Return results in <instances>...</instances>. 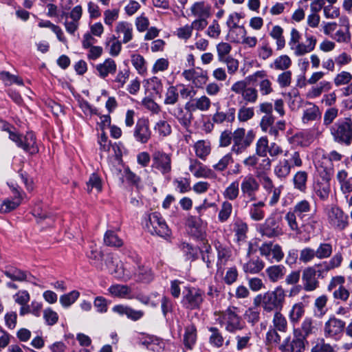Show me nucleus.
I'll use <instances>...</instances> for the list:
<instances>
[{"label":"nucleus","instance_id":"obj_45","mask_svg":"<svg viewBox=\"0 0 352 352\" xmlns=\"http://www.w3.org/2000/svg\"><path fill=\"white\" fill-rule=\"evenodd\" d=\"M104 243L107 246L120 248L123 245V241L113 230H107L104 235Z\"/></svg>","mask_w":352,"mask_h":352},{"label":"nucleus","instance_id":"obj_56","mask_svg":"<svg viewBox=\"0 0 352 352\" xmlns=\"http://www.w3.org/2000/svg\"><path fill=\"white\" fill-rule=\"evenodd\" d=\"M273 324L276 330L282 332L286 331L287 328V320L280 311H276L274 314Z\"/></svg>","mask_w":352,"mask_h":352},{"label":"nucleus","instance_id":"obj_34","mask_svg":"<svg viewBox=\"0 0 352 352\" xmlns=\"http://www.w3.org/2000/svg\"><path fill=\"white\" fill-rule=\"evenodd\" d=\"M248 227L246 223L241 219H237L233 224V231L234 232L235 240L237 243L243 242L247 237Z\"/></svg>","mask_w":352,"mask_h":352},{"label":"nucleus","instance_id":"obj_32","mask_svg":"<svg viewBox=\"0 0 352 352\" xmlns=\"http://www.w3.org/2000/svg\"><path fill=\"white\" fill-rule=\"evenodd\" d=\"M178 120V122L185 128H188L191 124L192 114L189 111H185L182 107L177 106L171 113Z\"/></svg>","mask_w":352,"mask_h":352},{"label":"nucleus","instance_id":"obj_29","mask_svg":"<svg viewBox=\"0 0 352 352\" xmlns=\"http://www.w3.org/2000/svg\"><path fill=\"white\" fill-rule=\"evenodd\" d=\"M115 31L118 34V37L120 36V34L123 35L122 41L123 43H127L133 38L132 25L126 21L118 22L116 26Z\"/></svg>","mask_w":352,"mask_h":352},{"label":"nucleus","instance_id":"obj_4","mask_svg":"<svg viewBox=\"0 0 352 352\" xmlns=\"http://www.w3.org/2000/svg\"><path fill=\"white\" fill-rule=\"evenodd\" d=\"M258 232L268 238H275L283 234L281 219L276 214H271L265 221L258 227Z\"/></svg>","mask_w":352,"mask_h":352},{"label":"nucleus","instance_id":"obj_9","mask_svg":"<svg viewBox=\"0 0 352 352\" xmlns=\"http://www.w3.org/2000/svg\"><path fill=\"white\" fill-rule=\"evenodd\" d=\"M204 293L199 289L188 288L184 292L182 303L184 306L190 309H198L204 301Z\"/></svg>","mask_w":352,"mask_h":352},{"label":"nucleus","instance_id":"obj_60","mask_svg":"<svg viewBox=\"0 0 352 352\" xmlns=\"http://www.w3.org/2000/svg\"><path fill=\"white\" fill-rule=\"evenodd\" d=\"M305 312L304 305L302 302L296 303L289 312V318L292 322L296 323L303 316Z\"/></svg>","mask_w":352,"mask_h":352},{"label":"nucleus","instance_id":"obj_63","mask_svg":"<svg viewBox=\"0 0 352 352\" xmlns=\"http://www.w3.org/2000/svg\"><path fill=\"white\" fill-rule=\"evenodd\" d=\"M239 194V183L236 181L232 182L225 190L223 196L229 200H234Z\"/></svg>","mask_w":352,"mask_h":352},{"label":"nucleus","instance_id":"obj_58","mask_svg":"<svg viewBox=\"0 0 352 352\" xmlns=\"http://www.w3.org/2000/svg\"><path fill=\"white\" fill-rule=\"evenodd\" d=\"M154 130L162 137L168 136L172 132L171 126L168 122L162 120L156 122Z\"/></svg>","mask_w":352,"mask_h":352},{"label":"nucleus","instance_id":"obj_27","mask_svg":"<svg viewBox=\"0 0 352 352\" xmlns=\"http://www.w3.org/2000/svg\"><path fill=\"white\" fill-rule=\"evenodd\" d=\"M265 273L269 280L275 283L283 278L286 268L283 265H274L267 267Z\"/></svg>","mask_w":352,"mask_h":352},{"label":"nucleus","instance_id":"obj_57","mask_svg":"<svg viewBox=\"0 0 352 352\" xmlns=\"http://www.w3.org/2000/svg\"><path fill=\"white\" fill-rule=\"evenodd\" d=\"M80 293L74 290L68 294H64L60 297V303L64 307H70L78 298Z\"/></svg>","mask_w":352,"mask_h":352},{"label":"nucleus","instance_id":"obj_48","mask_svg":"<svg viewBox=\"0 0 352 352\" xmlns=\"http://www.w3.org/2000/svg\"><path fill=\"white\" fill-rule=\"evenodd\" d=\"M344 30H338L332 36L338 43H349L351 41V33L349 32V23L347 19L345 20Z\"/></svg>","mask_w":352,"mask_h":352},{"label":"nucleus","instance_id":"obj_38","mask_svg":"<svg viewBox=\"0 0 352 352\" xmlns=\"http://www.w3.org/2000/svg\"><path fill=\"white\" fill-rule=\"evenodd\" d=\"M197 340V329L194 324H190L185 328L183 342L184 346L191 349Z\"/></svg>","mask_w":352,"mask_h":352},{"label":"nucleus","instance_id":"obj_53","mask_svg":"<svg viewBox=\"0 0 352 352\" xmlns=\"http://www.w3.org/2000/svg\"><path fill=\"white\" fill-rule=\"evenodd\" d=\"M332 245L328 243H322L315 250L316 257L318 259L329 258L332 254Z\"/></svg>","mask_w":352,"mask_h":352},{"label":"nucleus","instance_id":"obj_52","mask_svg":"<svg viewBox=\"0 0 352 352\" xmlns=\"http://www.w3.org/2000/svg\"><path fill=\"white\" fill-rule=\"evenodd\" d=\"M258 56L260 59L265 60L273 55V50L268 41L262 42L257 48Z\"/></svg>","mask_w":352,"mask_h":352},{"label":"nucleus","instance_id":"obj_30","mask_svg":"<svg viewBox=\"0 0 352 352\" xmlns=\"http://www.w3.org/2000/svg\"><path fill=\"white\" fill-rule=\"evenodd\" d=\"M6 277L14 281H30L31 275L25 271L15 267H8L3 271Z\"/></svg>","mask_w":352,"mask_h":352},{"label":"nucleus","instance_id":"obj_50","mask_svg":"<svg viewBox=\"0 0 352 352\" xmlns=\"http://www.w3.org/2000/svg\"><path fill=\"white\" fill-rule=\"evenodd\" d=\"M87 256L91 265L100 270H104V265L102 263L103 254L101 251L97 249L92 250L88 254Z\"/></svg>","mask_w":352,"mask_h":352},{"label":"nucleus","instance_id":"obj_55","mask_svg":"<svg viewBox=\"0 0 352 352\" xmlns=\"http://www.w3.org/2000/svg\"><path fill=\"white\" fill-rule=\"evenodd\" d=\"M243 100L245 103L254 104L256 102L258 94L256 88L252 87H247L241 95Z\"/></svg>","mask_w":352,"mask_h":352},{"label":"nucleus","instance_id":"obj_23","mask_svg":"<svg viewBox=\"0 0 352 352\" xmlns=\"http://www.w3.org/2000/svg\"><path fill=\"white\" fill-rule=\"evenodd\" d=\"M190 10L192 15L197 18L208 19L211 15V6L204 1L195 2Z\"/></svg>","mask_w":352,"mask_h":352},{"label":"nucleus","instance_id":"obj_59","mask_svg":"<svg viewBox=\"0 0 352 352\" xmlns=\"http://www.w3.org/2000/svg\"><path fill=\"white\" fill-rule=\"evenodd\" d=\"M269 146L270 145L267 137L260 138L256 144V154L260 157H266Z\"/></svg>","mask_w":352,"mask_h":352},{"label":"nucleus","instance_id":"obj_42","mask_svg":"<svg viewBox=\"0 0 352 352\" xmlns=\"http://www.w3.org/2000/svg\"><path fill=\"white\" fill-rule=\"evenodd\" d=\"M283 159L289 163L291 168H300L302 166V160L298 151H285Z\"/></svg>","mask_w":352,"mask_h":352},{"label":"nucleus","instance_id":"obj_20","mask_svg":"<svg viewBox=\"0 0 352 352\" xmlns=\"http://www.w3.org/2000/svg\"><path fill=\"white\" fill-rule=\"evenodd\" d=\"M321 117L322 113L316 104L311 102H305V107L302 116V122L304 124L320 120Z\"/></svg>","mask_w":352,"mask_h":352},{"label":"nucleus","instance_id":"obj_10","mask_svg":"<svg viewBox=\"0 0 352 352\" xmlns=\"http://www.w3.org/2000/svg\"><path fill=\"white\" fill-rule=\"evenodd\" d=\"M260 187L259 183L252 175L244 177L241 183L242 196L248 199V201L256 200V193Z\"/></svg>","mask_w":352,"mask_h":352},{"label":"nucleus","instance_id":"obj_54","mask_svg":"<svg viewBox=\"0 0 352 352\" xmlns=\"http://www.w3.org/2000/svg\"><path fill=\"white\" fill-rule=\"evenodd\" d=\"M216 48L219 62L224 60L228 57H230L229 54L232 50V46L230 43L221 42L217 45Z\"/></svg>","mask_w":352,"mask_h":352},{"label":"nucleus","instance_id":"obj_49","mask_svg":"<svg viewBox=\"0 0 352 352\" xmlns=\"http://www.w3.org/2000/svg\"><path fill=\"white\" fill-rule=\"evenodd\" d=\"M306 338L298 334V330H294V338L291 342L292 352H302L305 349Z\"/></svg>","mask_w":352,"mask_h":352},{"label":"nucleus","instance_id":"obj_64","mask_svg":"<svg viewBox=\"0 0 352 352\" xmlns=\"http://www.w3.org/2000/svg\"><path fill=\"white\" fill-rule=\"evenodd\" d=\"M310 352H335V350L330 344L326 343L324 339H321L316 342Z\"/></svg>","mask_w":352,"mask_h":352},{"label":"nucleus","instance_id":"obj_1","mask_svg":"<svg viewBox=\"0 0 352 352\" xmlns=\"http://www.w3.org/2000/svg\"><path fill=\"white\" fill-rule=\"evenodd\" d=\"M286 294L281 286L276 287L273 291L257 295L254 298L255 306H261L264 311L272 312L280 309L285 301Z\"/></svg>","mask_w":352,"mask_h":352},{"label":"nucleus","instance_id":"obj_25","mask_svg":"<svg viewBox=\"0 0 352 352\" xmlns=\"http://www.w3.org/2000/svg\"><path fill=\"white\" fill-rule=\"evenodd\" d=\"M108 292L113 297L126 299L133 298L131 288L126 285H112L109 287Z\"/></svg>","mask_w":352,"mask_h":352},{"label":"nucleus","instance_id":"obj_44","mask_svg":"<svg viewBox=\"0 0 352 352\" xmlns=\"http://www.w3.org/2000/svg\"><path fill=\"white\" fill-rule=\"evenodd\" d=\"M292 168L289 163L283 158L280 159L278 164L274 166V174L280 179L286 178L291 173Z\"/></svg>","mask_w":352,"mask_h":352},{"label":"nucleus","instance_id":"obj_51","mask_svg":"<svg viewBox=\"0 0 352 352\" xmlns=\"http://www.w3.org/2000/svg\"><path fill=\"white\" fill-rule=\"evenodd\" d=\"M209 331L211 332L209 338L210 344L217 348L222 346L224 339L219 330L217 327H212L209 328Z\"/></svg>","mask_w":352,"mask_h":352},{"label":"nucleus","instance_id":"obj_31","mask_svg":"<svg viewBox=\"0 0 352 352\" xmlns=\"http://www.w3.org/2000/svg\"><path fill=\"white\" fill-rule=\"evenodd\" d=\"M140 260L138 258L133 261V263L129 262L123 263L122 265V271L118 272V276L120 277V280L124 281H128L131 279H133L135 274H136L137 263H139Z\"/></svg>","mask_w":352,"mask_h":352},{"label":"nucleus","instance_id":"obj_18","mask_svg":"<svg viewBox=\"0 0 352 352\" xmlns=\"http://www.w3.org/2000/svg\"><path fill=\"white\" fill-rule=\"evenodd\" d=\"M96 74L104 79L109 75L114 74L117 69V65L112 58H107L102 63L97 64L95 67Z\"/></svg>","mask_w":352,"mask_h":352},{"label":"nucleus","instance_id":"obj_12","mask_svg":"<svg viewBox=\"0 0 352 352\" xmlns=\"http://www.w3.org/2000/svg\"><path fill=\"white\" fill-rule=\"evenodd\" d=\"M331 133L336 141L349 144L352 138V124L350 121L336 123L331 129Z\"/></svg>","mask_w":352,"mask_h":352},{"label":"nucleus","instance_id":"obj_46","mask_svg":"<svg viewBox=\"0 0 352 352\" xmlns=\"http://www.w3.org/2000/svg\"><path fill=\"white\" fill-rule=\"evenodd\" d=\"M246 34L245 28L243 25H239L230 29L228 36L232 42L241 43Z\"/></svg>","mask_w":352,"mask_h":352},{"label":"nucleus","instance_id":"obj_14","mask_svg":"<svg viewBox=\"0 0 352 352\" xmlns=\"http://www.w3.org/2000/svg\"><path fill=\"white\" fill-rule=\"evenodd\" d=\"M345 326V322L340 319L335 317H331L324 324V336L337 339L342 333Z\"/></svg>","mask_w":352,"mask_h":352},{"label":"nucleus","instance_id":"obj_19","mask_svg":"<svg viewBox=\"0 0 352 352\" xmlns=\"http://www.w3.org/2000/svg\"><path fill=\"white\" fill-rule=\"evenodd\" d=\"M151 135L148 121L144 119L139 120L134 130L135 140L141 143H146L151 138Z\"/></svg>","mask_w":352,"mask_h":352},{"label":"nucleus","instance_id":"obj_26","mask_svg":"<svg viewBox=\"0 0 352 352\" xmlns=\"http://www.w3.org/2000/svg\"><path fill=\"white\" fill-rule=\"evenodd\" d=\"M13 192L14 193V200L8 199L4 201L0 200V212H9L20 205L22 200V196L20 192L15 188H13Z\"/></svg>","mask_w":352,"mask_h":352},{"label":"nucleus","instance_id":"obj_47","mask_svg":"<svg viewBox=\"0 0 352 352\" xmlns=\"http://www.w3.org/2000/svg\"><path fill=\"white\" fill-rule=\"evenodd\" d=\"M307 173L305 171H298L294 175L293 182L294 188L301 192H305L307 188Z\"/></svg>","mask_w":352,"mask_h":352},{"label":"nucleus","instance_id":"obj_6","mask_svg":"<svg viewBox=\"0 0 352 352\" xmlns=\"http://www.w3.org/2000/svg\"><path fill=\"white\" fill-rule=\"evenodd\" d=\"M9 138L14 142L16 145L31 154L36 153L38 148L36 144V138L32 132H28L24 137L18 133L8 131Z\"/></svg>","mask_w":352,"mask_h":352},{"label":"nucleus","instance_id":"obj_2","mask_svg":"<svg viewBox=\"0 0 352 352\" xmlns=\"http://www.w3.org/2000/svg\"><path fill=\"white\" fill-rule=\"evenodd\" d=\"M238 309L235 307H228L217 319L221 326H224L227 331L235 333L244 327V323L237 314Z\"/></svg>","mask_w":352,"mask_h":352},{"label":"nucleus","instance_id":"obj_7","mask_svg":"<svg viewBox=\"0 0 352 352\" xmlns=\"http://www.w3.org/2000/svg\"><path fill=\"white\" fill-rule=\"evenodd\" d=\"M258 250L260 254L271 263L281 261L285 255L281 246L272 242L263 243Z\"/></svg>","mask_w":352,"mask_h":352},{"label":"nucleus","instance_id":"obj_21","mask_svg":"<svg viewBox=\"0 0 352 352\" xmlns=\"http://www.w3.org/2000/svg\"><path fill=\"white\" fill-rule=\"evenodd\" d=\"M302 280L304 289L311 292L318 287V281L316 278V270L313 267L305 268L302 272Z\"/></svg>","mask_w":352,"mask_h":352},{"label":"nucleus","instance_id":"obj_35","mask_svg":"<svg viewBox=\"0 0 352 352\" xmlns=\"http://www.w3.org/2000/svg\"><path fill=\"white\" fill-rule=\"evenodd\" d=\"M214 247L217 252V263L218 266H222L226 264L231 256V251L226 245L222 244L219 241L214 243Z\"/></svg>","mask_w":352,"mask_h":352},{"label":"nucleus","instance_id":"obj_39","mask_svg":"<svg viewBox=\"0 0 352 352\" xmlns=\"http://www.w3.org/2000/svg\"><path fill=\"white\" fill-rule=\"evenodd\" d=\"M265 203L262 201L251 204L249 207V215L250 218L256 221H261L265 217V212L263 208Z\"/></svg>","mask_w":352,"mask_h":352},{"label":"nucleus","instance_id":"obj_28","mask_svg":"<svg viewBox=\"0 0 352 352\" xmlns=\"http://www.w3.org/2000/svg\"><path fill=\"white\" fill-rule=\"evenodd\" d=\"M136 274H135L133 279L138 282L149 283L153 278V274L151 268L142 264L140 261L137 263Z\"/></svg>","mask_w":352,"mask_h":352},{"label":"nucleus","instance_id":"obj_43","mask_svg":"<svg viewBox=\"0 0 352 352\" xmlns=\"http://www.w3.org/2000/svg\"><path fill=\"white\" fill-rule=\"evenodd\" d=\"M292 65V60L287 55H280L276 58L270 67L276 70L285 71Z\"/></svg>","mask_w":352,"mask_h":352},{"label":"nucleus","instance_id":"obj_61","mask_svg":"<svg viewBox=\"0 0 352 352\" xmlns=\"http://www.w3.org/2000/svg\"><path fill=\"white\" fill-rule=\"evenodd\" d=\"M131 63L140 74H144L146 72V61L142 56L133 54Z\"/></svg>","mask_w":352,"mask_h":352},{"label":"nucleus","instance_id":"obj_11","mask_svg":"<svg viewBox=\"0 0 352 352\" xmlns=\"http://www.w3.org/2000/svg\"><path fill=\"white\" fill-rule=\"evenodd\" d=\"M152 168L163 175L169 173L171 171V155L163 151H155L152 154Z\"/></svg>","mask_w":352,"mask_h":352},{"label":"nucleus","instance_id":"obj_8","mask_svg":"<svg viewBox=\"0 0 352 352\" xmlns=\"http://www.w3.org/2000/svg\"><path fill=\"white\" fill-rule=\"evenodd\" d=\"M328 222L333 228L342 230L348 225V217L336 206H331L327 211Z\"/></svg>","mask_w":352,"mask_h":352},{"label":"nucleus","instance_id":"obj_17","mask_svg":"<svg viewBox=\"0 0 352 352\" xmlns=\"http://www.w3.org/2000/svg\"><path fill=\"white\" fill-rule=\"evenodd\" d=\"M305 38V43L299 42L291 49L297 56H303L312 52L316 47L317 40L315 36L306 33Z\"/></svg>","mask_w":352,"mask_h":352},{"label":"nucleus","instance_id":"obj_3","mask_svg":"<svg viewBox=\"0 0 352 352\" xmlns=\"http://www.w3.org/2000/svg\"><path fill=\"white\" fill-rule=\"evenodd\" d=\"M255 135L253 131L250 130L247 133L243 128H237L232 133L233 144L231 151L240 155L243 153L252 143Z\"/></svg>","mask_w":352,"mask_h":352},{"label":"nucleus","instance_id":"obj_5","mask_svg":"<svg viewBox=\"0 0 352 352\" xmlns=\"http://www.w3.org/2000/svg\"><path fill=\"white\" fill-rule=\"evenodd\" d=\"M146 226L152 234H156L163 238H167L171 234L166 223L157 212H153L148 215Z\"/></svg>","mask_w":352,"mask_h":352},{"label":"nucleus","instance_id":"obj_16","mask_svg":"<svg viewBox=\"0 0 352 352\" xmlns=\"http://www.w3.org/2000/svg\"><path fill=\"white\" fill-rule=\"evenodd\" d=\"M183 77L188 81H192L197 88H202L206 84L208 77L206 73L197 72L194 69H186L182 72Z\"/></svg>","mask_w":352,"mask_h":352},{"label":"nucleus","instance_id":"obj_33","mask_svg":"<svg viewBox=\"0 0 352 352\" xmlns=\"http://www.w3.org/2000/svg\"><path fill=\"white\" fill-rule=\"evenodd\" d=\"M210 106L211 101L210 98L204 95L195 98L194 102L191 104L186 103L185 107L188 110L195 111L198 109L201 111H206L210 108Z\"/></svg>","mask_w":352,"mask_h":352},{"label":"nucleus","instance_id":"obj_22","mask_svg":"<svg viewBox=\"0 0 352 352\" xmlns=\"http://www.w3.org/2000/svg\"><path fill=\"white\" fill-rule=\"evenodd\" d=\"M112 311L120 316L125 315L129 319L133 321H137L141 319L144 315L143 311L135 310L131 307L124 305H115L112 308Z\"/></svg>","mask_w":352,"mask_h":352},{"label":"nucleus","instance_id":"obj_62","mask_svg":"<svg viewBox=\"0 0 352 352\" xmlns=\"http://www.w3.org/2000/svg\"><path fill=\"white\" fill-rule=\"evenodd\" d=\"M254 116V107L242 106L239 108L237 113L238 120L240 122H247L252 119Z\"/></svg>","mask_w":352,"mask_h":352},{"label":"nucleus","instance_id":"obj_36","mask_svg":"<svg viewBox=\"0 0 352 352\" xmlns=\"http://www.w3.org/2000/svg\"><path fill=\"white\" fill-rule=\"evenodd\" d=\"M122 265H123V263L121 261L111 255H108L105 260V265L109 272L120 280V277L118 276V272L122 271Z\"/></svg>","mask_w":352,"mask_h":352},{"label":"nucleus","instance_id":"obj_41","mask_svg":"<svg viewBox=\"0 0 352 352\" xmlns=\"http://www.w3.org/2000/svg\"><path fill=\"white\" fill-rule=\"evenodd\" d=\"M331 88V83L328 81H322L317 86L312 87L307 93L306 97L309 99H314L319 97L323 91H327Z\"/></svg>","mask_w":352,"mask_h":352},{"label":"nucleus","instance_id":"obj_15","mask_svg":"<svg viewBox=\"0 0 352 352\" xmlns=\"http://www.w3.org/2000/svg\"><path fill=\"white\" fill-rule=\"evenodd\" d=\"M189 170L197 178H213L214 173L196 159H190Z\"/></svg>","mask_w":352,"mask_h":352},{"label":"nucleus","instance_id":"obj_24","mask_svg":"<svg viewBox=\"0 0 352 352\" xmlns=\"http://www.w3.org/2000/svg\"><path fill=\"white\" fill-rule=\"evenodd\" d=\"M265 267L264 261L258 256L250 258L243 265V270L245 274H256Z\"/></svg>","mask_w":352,"mask_h":352},{"label":"nucleus","instance_id":"obj_13","mask_svg":"<svg viewBox=\"0 0 352 352\" xmlns=\"http://www.w3.org/2000/svg\"><path fill=\"white\" fill-rule=\"evenodd\" d=\"M267 73L263 70H260L254 72V74L248 76L246 78L249 82H255L258 79H261V82L258 84L259 91L262 96H267L272 94L274 90L272 88V82L266 78Z\"/></svg>","mask_w":352,"mask_h":352},{"label":"nucleus","instance_id":"obj_37","mask_svg":"<svg viewBox=\"0 0 352 352\" xmlns=\"http://www.w3.org/2000/svg\"><path fill=\"white\" fill-rule=\"evenodd\" d=\"M236 109L229 108L227 112L217 111L212 116V120L216 124H222L223 122H233L235 120Z\"/></svg>","mask_w":352,"mask_h":352},{"label":"nucleus","instance_id":"obj_40","mask_svg":"<svg viewBox=\"0 0 352 352\" xmlns=\"http://www.w3.org/2000/svg\"><path fill=\"white\" fill-rule=\"evenodd\" d=\"M196 155L201 160H205L211 151L210 143L206 140H199L194 144Z\"/></svg>","mask_w":352,"mask_h":352}]
</instances>
